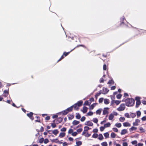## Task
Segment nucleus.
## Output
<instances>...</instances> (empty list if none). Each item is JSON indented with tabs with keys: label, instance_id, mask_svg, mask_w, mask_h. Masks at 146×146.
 <instances>
[{
	"label": "nucleus",
	"instance_id": "f257e3e1",
	"mask_svg": "<svg viewBox=\"0 0 146 146\" xmlns=\"http://www.w3.org/2000/svg\"><path fill=\"white\" fill-rule=\"evenodd\" d=\"M122 102H125L126 105L128 106H133L135 103L134 100L132 98H128L125 100H122Z\"/></svg>",
	"mask_w": 146,
	"mask_h": 146
},
{
	"label": "nucleus",
	"instance_id": "f03ea898",
	"mask_svg": "<svg viewBox=\"0 0 146 146\" xmlns=\"http://www.w3.org/2000/svg\"><path fill=\"white\" fill-rule=\"evenodd\" d=\"M135 99L136 101L135 107L136 108H137L139 107V106L141 103V102L140 100V98L139 97H136L135 98Z\"/></svg>",
	"mask_w": 146,
	"mask_h": 146
},
{
	"label": "nucleus",
	"instance_id": "7ed1b4c3",
	"mask_svg": "<svg viewBox=\"0 0 146 146\" xmlns=\"http://www.w3.org/2000/svg\"><path fill=\"white\" fill-rule=\"evenodd\" d=\"M125 108V104H121L120 106L117 108V110L119 111H121L124 110Z\"/></svg>",
	"mask_w": 146,
	"mask_h": 146
},
{
	"label": "nucleus",
	"instance_id": "20e7f679",
	"mask_svg": "<svg viewBox=\"0 0 146 146\" xmlns=\"http://www.w3.org/2000/svg\"><path fill=\"white\" fill-rule=\"evenodd\" d=\"M63 120V118L59 117L53 121V122H55L56 123L58 124L60 123Z\"/></svg>",
	"mask_w": 146,
	"mask_h": 146
},
{
	"label": "nucleus",
	"instance_id": "39448f33",
	"mask_svg": "<svg viewBox=\"0 0 146 146\" xmlns=\"http://www.w3.org/2000/svg\"><path fill=\"white\" fill-rule=\"evenodd\" d=\"M33 113L32 112H30L29 113L27 114V115L32 120H33L34 118L33 117Z\"/></svg>",
	"mask_w": 146,
	"mask_h": 146
},
{
	"label": "nucleus",
	"instance_id": "423d86ee",
	"mask_svg": "<svg viewBox=\"0 0 146 146\" xmlns=\"http://www.w3.org/2000/svg\"><path fill=\"white\" fill-rule=\"evenodd\" d=\"M140 121L139 119H135V121L133 123V125L134 126H137L138 125V123L140 122Z\"/></svg>",
	"mask_w": 146,
	"mask_h": 146
},
{
	"label": "nucleus",
	"instance_id": "0eeeda50",
	"mask_svg": "<svg viewBox=\"0 0 146 146\" xmlns=\"http://www.w3.org/2000/svg\"><path fill=\"white\" fill-rule=\"evenodd\" d=\"M103 90L102 94H107L109 91V90L108 89L104 87L103 88Z\"/></svg>",
	"mask_w": 146,
	"mask_h": 146
},
{
	"label": "nucleus",
	"instance_id": "6e6552de",
	"mask_svg": "<svg viewBox=\"0 0 146 146\" xmlns=\"http://www.w3.org/2000/svg\"><path fill=\"white\" fill-rule=\"evenodd\" d=\"M85 125L90 126H92L93 125V123L90 121H88L85 123Z\"/></svg>",
	"mask_w": 146,
	"mask_h": 146
},
{
	"label": "nucleus",
	"instance_id": "1a4fd4ad",
	"mask_svg": "<svg viewBox=\"0 0 146 146\" xmlns=\"http://www.w3.org/2000/svg\"><path fill=\"white\" fill-rule=\"evenodd\" d=\"M108 109V108H105L103 111V115H105L108 113V112L107 110Z\"/></svg>",
	"mask_w": 146,
	"mask_h": 146
},
{
	"label": "nucleus",
	"instance_id": "9d476101",
	"mask_svg": "<svg viewBox=\"0 0 146 146\" xmlns=\"http://www.w3.org/2000/svg\"><path fill=\"white\" fill-rule=\"evenodd\" d=\"M80 123V121H78L76 120H74L72 122V124L74 125H76L78 124H79Z\"/></svg>",
	"mask_w": 146,
	"mask_h": 146
},
{
	"label": "nucleus",
	"instance_id": "9b49d317",
	"mask_svg": "<svg viewBox=\"0 0 146 146\" xmlns=\"http://www.w3.org/2000/svg\"><path fill=\"white\" fill-rule=\"evenodd\" d=\"M127 131L126 129H123L121 130V135H124L126 133H127Z\"/></svg>",
	"mask_w": 146,
	"mask_h": 146
},
{
	"label": "nucleus",
	"instance_id": "f8f14e48",
	"mask_svg": "<svg viewBox=\"0 0 146 146\" xmlns=\"http://www.w3.org/2000/svg\"><path fill=\"white\" fill-rule=\"evenodd\" d=\"M52 133L56 135L59 133V131L57 129H55L54 130H52Z\"/></svg>",
	"mask_w": 146,
	"mask_h": 146
},
{
	"label": "nucleus",
	"instance_id": "ddd939ff",
	"mask_svg": "<svg viewBox=\"0 0 146 146\" xmlns=\"http://www.w3.org/2000/svg\"><path fill=\"white\" fill-rule=\"evenodd\" d=\"M82 103L83 102L82 101H78L76 104H77L78 106L80 107L82 105Z\"/></svg>",
	"mask_w": 146,
	"mask_h": 146
},
{
	"label": "nucleus",
	"instance_id": "4468645a",
	"mask_svg": "<svg viewBox=\"0 0 146 146\" xmlns=\"http://www.w3.org/2000/svg\"><path fill=\"white\" fill-rule=\"evenodd\" d=\"M123 125L125 127L129 126H131L130 124L128 122H125L123 123Z\"/></svg>",
	"mask_w": 146,
	"mask_h": 146
},
{
	"label": "nucleus",
	"instance_id": "2eb2a0df",
	"mask_svg": "<svg viewBox=\"0 0 146 146\" xmlns=\"http://www.w3.org/2000/svg\"><path fill=\"white\" fill-rule=\"evenodd\" d=\"M137 116V118L139 117L141 114V113L140 111H136Z\"/></svg>",
	"mask_w": 146,
	"mask_h": 146
},
{
	"label": "nucleus",
	"instance_id": "dca6fc26",
	"mask_svg": "<svg viewBox=\"0 0 146 146\" xmlns=\"http://www.w3.org/2000/svg\"><path fill=\"white\" fill-rule=\"evenodd\" d=\"M73 107H74V109L75 110H78L79 109V106H78L77 104H75L74 105H73Z\"/></svg>",
	"mask_w": 146,
	"mask_h": 146
},
{
	"label": "nucleus",
	"instance_id": "f3484780",
	"mask_svg": "<svg viewBox=\"0 0 146 146\" xmlns=\"http://www.w3.org/2000/svg\"><path fill=\"white\" fill-rule=\"evenodd\" d=\"M114 117V116L113 114H112V113L110 114V115L109 117V118H108L110 120H112L113 118Z\"/></svg>",
	"mask_w": 146,
	"mask_h": 146
},
{
	"label": "nucleus",
	"instance_id": "a211bd4d",
	"mask_svg": "<svg viewBox=\"0 0 146 146\" xmlns=\"http://www.w3.org/2000/svg\"><path fill=\"white\" fill-rule=\"evenodd\" d=\"M96 105V103H94L91 105L90 107V110H92L94 108V107Z\"/></svg>",
	"mask_w": 146,
	"mask_h": 146
},
{
	"label": "nucleus",
	"instance_id": "6ab92c4d",
	"mask_svg": "<svg viewBox=\"0 0 146 146\" xmlns=\"http://www.w3.org/2000/svg\"><path fill=\"white\" fill-rule=\"evenodd\" d=\"M88 110V108L86 107H84L83 108V110L82 112L84 113H85Z\"/></svg>",
	"mask_w": 146,
	"mask_h": 146
},
{
	"label": "nucleus",
	"instance_id": "aec40b11",
	"mask_svg": "<svg viewBox=\"0 0 146 146\" xmlns=\"http://www.w3.org/2000/svg\"><path fill=\"white\" fill-rule=\"evenodd\" d=\"M65 135V133H60L59 137L61 138L64 137Z\"/></svg>",
	"mask_w": 146,
	"mask_h": 146
},
{
	"label": "nucleus",
	"instance_id": "412c9836",
	"mask_svg": "<svg viewBox=\"0 0 146 146\" xmlns=\"http://www.w3.org/2000/svg\"><path fill=\"white\" fill-rule=\"evenodd\" d=\"M73 106H71L70 107L67 108L66 110H67L68 113L70 111H71L72 110Z\"/></svg>",
	"mask_w": 146,
	"mask_h": 146
},
{
	"label": "nucleus",
	"instance_id": "4be33fe9",
	"mask_svg": "<svg viewBox=\"0 0 146 146\" xmlns=\"http://www.w3.org/2000/svg\"><path fill=\"white\" fill-rule=\"evenodd\" d=\"M102 109H100L97 110L96 111V113L97 114L100 115Z\"/></svg>",
	"mask_w": 146,
	"mask_h": 146
},
{
	"label": "nucleus",
	"instance_id": "5701e85b",
	"mask_svg": "<svg viewBox=\"0 0 146 146\" xmlns=\"http://www.w3.org/2000/svg\"><path fill=\"white\" fill-rule=\"evenodd\" d=\"M104 139V137L102 134H100L99 135V137L98 138V139L99 140H102Z\"/></svg>",
	"mask_w": 146,
	"mask_h": 146
},
{
	"label": "nucleus",
	"instance_id": "b1692460",
	"mask_svg": "<svg viewBox=\"0 0 146 146\" xmlns=\"http://www.w3.org/2000/svg\"><path fill=\"white\" fill-rule=\"evenodd\" d=\"M104 103L106 104H108L109 103V100L107 99H105L104 100Z\"/></svg>",
	"mask_w": 146,
	"mask_h": 146
},
{
	"label": "nucleus",
	"instance_id": "393cba45",
	"mask_svg": "<svg viewBox=\"0 0 146 146\" xmlns=\"http://www.w3.org/2000/svg\"><path fill=\"white\" fill-rule=\"evenodd\" d=\"M111 124L110 123L108 122L106 124L104 125V127H107L110 126Z\"/></svg>",
	"mask_w": 146,
	"mask_h": 146
},
{
	"label": "nucleus",
	"instance_id": "a878e982",
	"mask_svg": "<svg viewBox=\"0 0 146 146\" xmlns=\"http://www.w3.org/2000/svg\"><path fill=\"white\" fill-rule=\"evenodd\" d=\"M76 117V119H79L80 118L81 116L79 113H77Z\"/></svg>",
	"mask_w": 146,
	"mask_h": 146
},
{
	"label": "nucleus",
	"instance_id": "bb28decb",
	"mask_svg": "<svg viewBox=\"0 0 146 146\" xmlns=\"http://www.w3.org/2000/svg\"><path fill=\"white\" fill-rule=\"evenodd\" d=\"M104 135L106 138H108L109 137V134L108 132H107L104 134Z\"/></svg>",
	"mask_w": 146,
	"mask_h": 146
},
{
	"label": "nucleus",
	"instance_id": "cd10ccee",
	"mask_svg": "<svg viewBox=\"0 0 146 146\" xmlns=\"http://www.w3.org/2000/svg\"><path fill=\"white\" fill-rule=\"evenodd\" d=\"M125 118L123 117H121L119 118V120L120 121L122 122L125 120Z\"/></svg>",
	"mask_w": 146,
	"mask_h": 146
},
{
	"label": "nucleus",
	"instance_id": "c85d7f7f",
	"mask_svg": "<svg viewBox=\"0 0 146 146\" xmlns=\"http://www.w3.org/2000/svg\"><path fill=\"white\" fill-rule=\"evenodd\" d=\"M116 134L113 132H112L111 135V137L112 138H114L115 137Z\"/></svg>",
	"mask_w": 146,
	"mask_h": 146
},
{
	"label": "nucleus",
	"instance_id": "c756f323",
	"mask_svg": "<svg viewBox=\"0 0 146 146\" xmlns=\"http://www.w3.org/2000/svg\"><path fill=\"white\" fill-rule=\"evenodd\" d=\"M115 126L117 127H120L121 126V123H117L115 124Z\"/></svg>",
	"mask_w": 146,
	"mask_h": 146
},
{
	"label": "nucleus",
	"instance_id": "7c9ffc66",
	"mask_svg": "<svg viewBox=\"0 0 146 146\" xmlns=\"http://www.w3.org/2000/svg\"><path fill=\"white\" fill-rule=\"evenodd\" d=\"M114 83V82L113 80H109L108 83V84H113Z\"/></svg>",
	"mask_w": 146,
	"mask_h": 146
},
{
	"label": "nucleus",
	"instance_id": "2f4dec72",
	"mask_svg": "<svg viewBox=\"0 0 146 146\" xmlns=\"http://www.w3.org/2000/svg\"><path fill=\"white\" fill-rule=\"evenodd\" d=\"M137 129V128L134 127H131L130 129V131H132L134 130H136Z\"/></svg>",
	"mask_w": 146,
	"mask_h": 146
},
{
	"label": "nucleus",
	"instance_id": "473e14b6",
	"mask_svg": "<svg viewBox=\"0 0 146 146\" xmlns=\"http://www.w3.org/2000/svg\"><path fill=\"white\" fill-rule=\"evenodd\" d=\"M76 144L77 145L79 146L82 144V143L80 141H78L76 142Z\"/></svg>",
	"mask_w": 146,
	"mask_h": 146
},
{
	"label": "nucleus",
	"instance_id": "72a5a7b5",
	"mask_svg": "<svg viewBox=\"0 0 146 146\" xmlns=\"http://www.w3.org/2000/svg\"><path fill=\"white\" fill-rule=\"evenodd\" d=\"M101 145L102 146H107L108 144L106 142H103L101 143Z\"/></svg>",
	"mask_w": 146,
	"mask_h": 146
},
{
	"label": "nucleus",
	"instance_id": "f704fd0d",
	"mask_svg": "<svg viewBox=\"0 0 146 146\" xmlns=\"http://www.w3.org/2000/svg\"><path fill=\"white\" fill-rule=\"evenodd\" d=\"M62 113L64 115H66L68 113V112L67 111V110H66L62 111Z\"/></svg>",
	"mask_w": 146,
	"mask_h": 146
},
{
	"label": "nucleus",
	"instance_id": "c9c22d12",
	"mask_svg": "<svg viewBox=\"0 0 146 146\" xmlns=\"http://www.w3.org/2000/svg\"><path fill=\"white\" fill-rule=\"evenodd\" d=\"M98 136V135L97 134L94 133L92 135V137L94 138H97Z\"/></svg>",
	"mask_w": 146,
	"mask_h": 146
},
{
	"label": "nucleus",
	"instance_id": "e433bc0d",
	"mask_svg": "<svg viewBox=\"0 0 146 146\" xmlns=\"http://www.w3.org/2000/svg\"><path fill=\"white\" fill-rule=\"evenodd\" d=\"M52 142H54L55 143H58L59 142V140L58 139H54L52 140Z\"/></svg>",
	"mask_w": 146,
	"mask_h": 146
},
{
	"label": "nucleus",
	"instance_id": "4c0bfd02",
	"mask_svg": "<svg viewBox=\"0 0 146 146\" xmlns=\"http://www.w3.org/2000/svg\"><path fill=\"white\" fill-rule=\"evenodd\" d=\"M90 128L88 126H85L84 127V131H87L89 130Z\"/></svg>",
	"mask_w": 146,
	"mask_h": 146
},
{
	"label": "nucleus",
	"instance_id": "58836bf2",
	"mask_svg": "<svg viewBox=\"0 0 146 146\" xmlns=\"http://www.w3.org/2000/svg\"><path fill=\"white\" fill-rule=\"evenodd\" d=\"M131 117L133 118L135 117L136 116V115L134 113H131L130 114Z\"/></svg>",
	"mask_w": 146,
	"mask_h": 146
},
{
	"label": "nucleus",
	"instance_id": "ea45409f",
	"mask_svg": "<svg viewBox=\"0 0 146 146\" xmlns=\"http://www.w3.org/2000/svg\"><path fill=\"white\" fill-rule=\"evenodd\" d=\"M93 121L95 123H98V120L97 118H94L93 119Z\"/></svg>",
	"mask_w": 146,
	"mask_h": 146
},
{
	"label": "nucleus",
	"instance_id": "a19ab883",
	"mask_svg": "<svg viewBox=\"0 0 146 146\" xmlns=\"http://www.w3.org/2000/svg\"><path fill=\"white\" fill-rule=\"evenodd\" d=\"M44 138H42L39 140V142L40 143H42L44 141Z\"/></svg>",
	"mask_w": 146,
	"mask_h": 146
},
{
	"label": "nucleus",
	"instance_id": "79ce46f5",
	"mask_svg": "<svg viewBox=\"0 0 146 146\" xmlns=\"http://www.w3.org/2000/svg\"><path fill=\"white\" fill-rule=\"evenodd\" d=\"M87 114L89 116H91L93 115V113L92 111H89L88 113Z\"/></svg>",
	"mask_w": 146,
	"mask_h": 146
},
{
	"label": "nucleus",
	"instance_id": "37998d69",
	"mask_svg": "<svg viewBox=\"0 0 146 146\" xmlns=\"http://www.w3.org/2000/svg\"><path fill=\"white\" fill-rule=\"evenodd\" d=\"M121 96H122L121 95V94H118L117 96L116 97L117 99H119L121 98Z\"/></svg>",
	"mask_w": 146,
	"mask_h": 146
},
{
	"label": "nucleus",
	"instance_id": "c03bdc74",
	"mask_svg": "<svg viewBox=\"0 0 146 146\" xmlns=\"http://www.w3.org/2000/svg\"><path fill=\"white\" fill-rule=\"evenodd\" d=\"M51 125L53 128H54L56 127V125L55 123H52L51 124Z\"/></svg>",
	"mask_w": 146,
	"mask_h": 146
},
{
	"label": "nucleus",
	"instance_id": "a18cd8bd",
	"mask_svg": "<svg viewBox=\"0 0 146 146\" xmlns=\"http://www.w3.org/2000/svg\"><path fill=\"white\" fill-rule=\"evenodd\" d=\"M85 119L86 117L84 116H83L80 119V121L82 122L84 121L85 120Z\"/></svg>",
	"mask_w": 146,
	"mask_h": 146
},
{
	"label": "nucleus",
	"instance_id": "49530a36",
	"mask_svg": "<svg viewBox=\"0 0 146 146\" xmlns=\"http://www.w3.org/2000/svg\"><path fill=\"white\" fill-rule=\"evenodd\" d=\"M112 129L113 131L116 132H117L118 131V129L115 127L113 128Z\"/></svg>",
	"mask_w": 146,
	"mask_h": 146
},
{
	"label": "nucleus",
	"instance_id": "de8ad7c7",
	"mask_svg": "<svg viewBox=\"0 0 146 146\" xmlns=\"http://www.w3.org/2000/svg\"><path fill=\"white\" fill-rule=\"evenodd\" d=\"M73 130L72 129H70L68 131V133L69 134L72 133L73 132Z\"/></svg>",
	"mask_w": 146,
	"mask_h": 146
},
{
	"label": "nucleus",
	"instance_id": "09e8293b",
	"mask_svg": "<svg viewBox=\"0 0 146 146\" xmlns=\"http://www.w3.org/2000/svg\"><path fill=\"white\" fill-rule=\"evenodd\" d=\"M125 116L127 117V118H130V117L129 115V114L128 113H126L125 114Z\"/></svg>",
	"mask_w": 146,
	"mask_h": 146
},
{
	"label": "nucleus",
	"instance_id": "8fccbe9b",
	"mask_svg": "<svg viewBox=\"0 0 146 146\" xmlns=\"http://www.w3.org/2000/svg\"><path fill=\"white\" fill-rule=\"evenodd\" d=\"M121 101L118 100H116L115 101V103L117 105L119 104L120 103Z\"/></svg>",
	"mask_w": 146,
	"mask_h": 146
},
{
	"label": "nucleus",
	"instance_id": "3c124183",
	"mask_svg": "<svg viewBox=\"0 0 146 146\" xmlns=\"http://www.w3.org/2000/svg\"><path fill=\"white\" fill-rule=\"evenodd\" d=\"M4 93L5 94H9V91L8 90H4Z\"/></svg>",
	"mask_w": 146,
	"mask_h": 146
},
{
	"label": "nucleus",
	"instance_id": "603ef678",
	"mask_svg": "<svg viewBox=\"0 0 146 146\" xmlns=\"http://www.w3.org/2000/svg\"><path fill=\"white\" fill-rule=\"evenodd\" d=\"M141 119L142 121H146V116H145L141 118Z\"/></svg>",
	"mask_w": 146,
	"mask_h": 146
},
{
	"label": "nucleus",
	"instance_id": "864d4df0",
	"mask_svg": "<svg viewBox=\"0 0 146 146\" xmlns=\"http://www.w3.org/2000/svg\"><path fill=\"white\" fill-rule=\"evenodd\" d=\"M104 99L103 98H100L99 100V102L100 103H101L102 102L103 100Z\"/></svg>",
	"mask_w": 146,
	"mask_h": 146
},
{
	"label": "nucleus",
	"instance_id": "5fc2aeb1",
	"mask_svg": "<svg viewBox=\"0 0 146 146\" xmlns=\"http://www.w3.org/2000/svg\"><path fill=\"white\" fill-rule=\"evenodd\" d=\"M82 131V128H79L77 130V131L78 133H80Z\"/></svg>",
	"mask_w": 146,
	"mask_h": 146
},
{
	"label": "nucleus",
	"instance_id": "6e6d98bb",
	"mask_svg": "<svg viewBox=\"0 0 146 146\" xmlns=\"http://www.w3.org/2000/svg\"><path fill=\"white\" fill-rule=\"evenodd\" d=\"M48 140L47 139H45L44 141V143L46 144L48 143Z\"/></svg>",
	"mask_w": 146,
	"mask_h": 146
},
{
	"label": "nucleus",
	"instance_id": "4d7b16f0",
	"mask_svg": "<svg viewBox=\"0 0 146 146\" xmlns=\"http://www.w3.org/2000/svg\"><path fill=\"white\" fill-rule=\"evenodd\" d=\"M105 127H104H104H103V126L101 127L100 128V131H103L105 129Z\"/></svg>",
	"mask_w": 146,
	"mask_h": 146
},
{
	"label": "nucleus",
	"instance_id": "13d9d810",
	"mask_svg": "<svg viewBox=\"0 0 146 146\" xmlns=\"http://www.w3.org/2000/svg\"><path fill=\"white\" fill-rule=\"evenodd\" d=\"M131 143L133 145L136 144L137 143V141L136 140L134 141L131 142Z\"/></svg>",
	"mask_w": 146,
	"mask_h": 146
},
{
	"label": "nucleus",
	"instance_id": "bf43d9fd",
	"mask_svg": "<svg viewBox=\"0 0 146 146\" xmlns=\"http://www.w3.org/2000/svg\"><path fill=\"white\" fill-rule=\"evenodd\" d=\"M77 133L76 132H73L72 134V135L74 136H75L77 135Z\"/></svg>",
	"mask_w": 146,
	"mask_h": 146
},
{
	"label": "nucleus",
	"instance_id": "052dcab7",
	"mask_svg": "<svg viewBox=\"0 0 146 146\" xmlns=\"http://www.w3.org/2000/svg\"><path fill=\"white\" fill-rule=\"evenodd\" d=\"M66 128L64 127L62 128L60 130L61 131H65L66 130Z\"/></svg>",
	"mask_w": 146,
	"mask_h": 146
},
{
	"label": "nucleus",
	"instance_id": "680f3d73",
	"mask_svg": "<svg viewBox=\"0 0 146 146\" xmlns=\"http://www.w3.org/2000/svg\"><path fill=\"white\" fill-rule=\"evenodd\" d=\"M90 104H89V102L88 101H85L84 104V105L88 106Z\"/></svg>",
	"mask_w": 146,
	"mask_h": 146
},
{
	"label": "nucleus",
	"instance_id": "e2e57ef3",
	"mask_svg": "<svg viewBox=\"0 0 146 146\" xmlns=\"http://www.w3.org/2000/svg\"><path fill=\"white\" fill-rule=\"evenodd\" d=\"M102 93V92L101 91H99V92L98 93H97L96 94V96H99L100 94H101Z\"/></svg>",
	"mask_w": 146,
	"mask_h": 146
},
{
	"label": "nucleus",
	"instance_id": "0e129e2a",
	"mask_svg": "<svg viewBox=\"0 0 146 146\" xmlns=\"http://www.w3.org/2000/svg\"><path fill=\"white\" fill-rule=\"evenodd\" d=\"M98 129H94L93 131V132L97 133L98 132Z\"/></svg>",
	"mask_w": 146,
	"mask_h": 146
},
{
	"label": "nucleus",
	"instance_id": "69168bd1",
	"mask_svg": "<svg viewBox=\"0 0 146 146\" xmlns=\"http://www.w3.org/2000/svg\"><path fill=\"white\" fill-rule=\"evenodd\" d=\"M103 69L104 70H106V65L105 64L103 65Z\"/></svg>",
	"mask_w": 146,
	"mask_h": 146
},
{
	"label": "nucleus",
	"instance_id": "338daca9",
	"mask_svg": "<svg viewBox=\"0 0 146 146\" xmlns=\"http://www.w3.org/2000/svg\"><path fill=\"white\" fill-rule=\"evenodd\" d=\"M91 135V134H89V133H87L85 135V136L86 137H90Z\"/></svg>",
	"mask_w": 146,
	"mask_h": 146
},
{
	"label": "nucleus",
	"instance_id": "774afa93",
	"mask_svg": "<svg viewBox=\"0 0 146 146\" xmlns=\"http://www.w3.org/2000/svg\"><path fill=\"white\" fill-rule=\"evenodd\" d=\"M123 146H127V144L126 142H123Z\"/></svg>",
	"mask_w": 146,
	"mask_h": 146
}]
</instances>
